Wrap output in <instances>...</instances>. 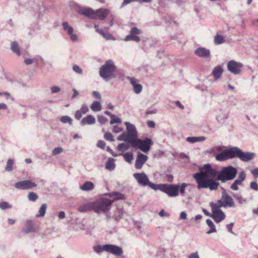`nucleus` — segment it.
<instances>
[{
    "mask_svg": "<svg viewBox=\"0 0 258 258\" xmlns=\"http://www.w3.org/2000/svg\"><path fill=\"white\" fill-rule=\"evenodd\" d=\"M237 174V169L232 166L224 167L218 172L210 164H207L200 168L199 172L194 174L193 177L197 182L198 188H208L213 191L217 190L219 186L216 180L225 183L234 179Z\"/></svg>",
    "mask_w": 258,
    "mask_h": 258,
    "instance_id": "f257e3e1",
    "label": "nucleus"
},
{
    "mask_svg": "<svg viewBox=\"0 0 258 258\" xmlns=\"http://www.w3.org/2000/svg\"><path fill=\"white\" fill-rule=\"evenodd\" d=\"M116 70V67L113 60L109 59L106 60L100 68L99 75L106 81H109L115 77V73Z\"/></svg>",
    "mask_w": 258,
    "mask_h": 258,
    "instance_id": "f03ea898",
    "label": "nucleus"
},
{
    "mask_svg": "<svg viewBox=\"0 0 258 258\" xmlns=\"http://www.w3.org/2000/svg\"><path fill=\"white\" fill-rule=\"evenodd\" d=\"M124 124L126 127L127 133H123L117 137V140L123 141L125 143L130 144L137 138L138 133L135 126L129 122H125Z\"/></svg>",
    "mask_w": 258,
    "mask_h": 258,
    "instance_id": "7ed1b4c3",
    "label": "nucleus"
},
{
    "mask_svg": "<svg viewBox=\"0 0 258 258\" xmlns=\"http://www.w3.org/2000/svg\"><path fill=\"white\" fill-rule=\"evenodd\" d=\"M113 201L106 198H101L93 202L94 211L98 213H105L110 209Z\"/></svg>",
    "mask_w": 258,
    "mask_h": 258,
    "instance_id": "20e7f679",
    "label": "nucleus"
},
{
    "mask_svg": "<svg viewBox=\"0 0 258 258\" xmlns=\"http://www.w3.org/2000/svg\"><path fill=\"white\" fill-rule=\"evenodd\" d=\"M130 144L134 149H140L143 152L147 153L150 150L151 146L153 144V142L148 138L144 140L137 138Z\"/></svg>",
    "mask_w": 258,
    "mask_h": 258,
    "instance_id": "39448f33",
    "label": "nucleus"
},
{
    "mask_svg": "<svg viewBox=\"0 0 258 258\" xmlns=\"http://www.w3.org/2000/svg\"><path fill=\"white\" fill-rule=\"evenodd\" d=\"M157 190H159L170 197H175L178 195L179 184H157Z\"/></svg>",
    "mask_w": 258,
    "mask_h": 258,
    "instance_id": "423d86ee",
    "label": "nucleus"
},
{
    "mask_svg": "<svg viewBox=\"0 0 258 258\" xmlns=\"http://www.w3.org/2000/svg\"><path fill=\"white\" fill-rule=\"evenodd\" d=\"M220 207L226 208H233L235 206V202L232 198L227 193L226 190L223 188L221 197L218 200L217 203Z\"/></svg>",
    "mask_w": 258,
    "mask_h": 258,
    "instance_id": "0eeeda50",
    "label": "nucleus"
},
{
    "mask_svg": "<svg viewBox=\"0 0 258 258\" xmlns=\"http://www.w3.org/2000/svg\"><path fill=\"white\" fill-rule=\"evenodd\" d=\"M210 205L212 210L211 218L215 222L220 223L225 219V214L221 209V207L213 202H211Z\"/></svg>",
    "mask_w": 258,
    "mask_h": 258,
    "instance_id": "6e6552de",
    "label": "nucleus"
},
{
    "mask_svg": "<svg viewBox=\"0 0 258 258\" xmlns=\"http://www.w3.org/2000/svg\"><path fill=\"white\" fill-rule=\"evenodd\" d=\"M133 176L140 185L149 186L151 188L157 190V184L151 182L148 177L144 172L136 173L134 174Z\"/></svg>",
    "mask_w": 258,
    "mask_h": 258,
    "instance_id": "1a4fd4ad",
    "label": "nucleus"
},
{
    "mask_svg": "<svg viewBox=\"0 0 258 258\" xmlns=\"http://www.w3.org/2000/svg\"><path fill=\"white\" fill-rule=\"evenodd\" d=\"M14 186L20 190H29L36 188L37 184L31 180H24L16 182Z\"/></svg>",
    "mask_w": 258,
    "mask_h": 258,
    "instance_id": "9d476101",
    "label": "nucleus"
},
{
    "mask_svg": "<svg viewBox=\"0 0 258 258\" xmlns=\"http://www.w3.org/2000/svg\"><path fill=\"white\" fill-rule=\"evenodd\" d=\"M243 67L241 63L236 62L234 60H230L227 63L228 70L234 75H239Z\"/></svg>",
    "mask_w": 258,
    "mask_h": 258,
    "instance_id": "9b49d317",
    "label": "nucleus"
},
{
    "mask_svg": "<svg viewBox=\"0 0 258 258\" xmlns=\"http://www.w3.org/2000/svg\"><path fill=\"white\" fill-rule=\"evenodd\" d=\"M63 30L68 34L70 37V39L73 42H77L78 40L77 35L73 33L74 28L72 26L70 25L68 22H63L62 23Z\"/></svg>",
    "mask_w": 258,
    "mask_h": 258,
    "instance_id": "f8f14e48",
    "label": "nucleus"
},
{
    "mask_svg": "<svg viewBox=\"0 0 258 258\" xmlns=\"http://www.w3.org/2000/svg\"><path fill=\"white\" fill-rule=\"evenodd\" d=\"M77 12L81 15L92 19H95L94 10L90 8L79 7Z\"/></svg>",
    "mask_w": 258,
    "mask_h": 258,
    "instance_id": "ddd939ff",
    "label": "nucleus"
},
{
    "mask_svg": "<svg viewBox=\"0 0 258 258\" xmlns=\"http://www.w3.org/2000/svg\"><path fill=\"white\" fill-rule=\"evenodd\" d=\"M246 178V174L244 171H242L239 173L237 178L234 181L231 185L230 188L233 190L237 191L239 189L238 185H241L242 182L245 180Z\"/></svg>",
    "mask_w": 258,
    "mask_h": 258,
    "instance_id": "4468645a",
    "label": "nucleus"
},
{
    "mask_svg": "<svg viewBox=\"0 0 258 258\" xmlns=\"http://www.w3.org/2000/svg\"><path fill=\"white\" fill-rule=\"evenodd\" d=\"M148 156L141 153H139L137 155V158L135 161V166L137 169H141L143 165L148 160Z\"/></svg>",
    "mask_w": 258,
    "mask_h": 258,
    "instance_id": "2eb2a0df",
    "label": "nucleus"
},
{
    "mask_svg": "<svg viewBox=\"0 0 258 258\" xmlns=\"http://www.w3.org/2000/svg\"><path fill=\"white\" fill-rule=\"evenodd\" d=\"M106 251L110 252L114 255L119 256L123 253L122 248L115 245L106 244L105 246Z\"/></svg>",
    "mask_w": 258,
    "mask_h": 258,
    "instance_id": "dca6fc26",
    "label": "nucleus"
},
{
    "mask_svg": "<svg viewBox=\"0 0 258 258\" xmlns=\"http://www.w3.org/2000/svg\"><path fill=\"white\" fill-rule=\"evenodd\" d=\"M109 10L106 9L100 8L94 11L95 19L104 20L109 14Z\"/></svg>",
    "mask_w": 258,
    "mask_h": 258,
    "instance_id": "f3484780",
    "label": "nucleus"
},
{
    "mask_svg": "<svg viewBox=\"0 0 258 258\" xmlns=\"http://www.w3.org/2000/svg\"><path fill=\"white\" fill-rule=\"evenodd\" d=\"M255 156V154L254 153L243 152L241 150L239 159L243 162H247L254 158Z\"/></svg>",
    "mask_w": 258,
    "mask_h": 258,
    "instance_id": "a211bd4d",
    "label": "nucleus"
},
{
    "mask_svg": "<svg viewBox=\"0 0 258 258\" xmlns=\"http://www.w3.org/2000/svg\"><path fill=\"white\" fill-rule=\"evenodd\" d=\"M229 159L239 158L241 149L237 147H232L227 149Z\"/></svg>",
    "mask_w": 258,
    "mask_h": 258,
    "instance_id": "6ab92c4d",
    "label": "nucleus"
},
{
    "mask_svg": "<svg viewBox=\"0 0 258 258\" xmlns=\"http://www.w3.org/2000/svg\"><path fill=\"white\" fill-rule=\"evenodd\" d=\"M195 53L199 57L203 58H207L210 55V51L204 47L198 48Z\"/></svg>",
    "mask_w": 258,
    "mask_h": 258,
    "instance_id": "aec40b11",
    "label": "nucleus"
},
{
    "mask_svg": "<svg viewBox=\"0 0 258 258\" xmlns=\"http://www.w3.org/2000/svg\"><path fill=\"white\" fill-rule=\"evenodd\" d=\"M128 80H130L131 84L132 85L135 93L139 94L142 90V86L137 83V80L134 78L128 77Z\"/></svg>",
    "mask_w": 258,
    "mask_h": 258,
    "instance_id": "412c9836",
    "label": "nucleus"
},
{
    "mask_svg": "<svg viewBox=\"0 0 258 258\" xmlns=\"http://www.w3.org/2000/svg\"><path fill=\"white\" fill-rule=\"evenodd\" d=\"M95 122L96 119L94 116L92 115H88L82 119L81 121V124L82 126H84L86 124L92 125L95 124Z\"/></svg>",
    "mask_w": 258,
    "mask_h": 258,
    "instance_id": "4be33fe9",
    "label": "nucleus"
},
{
    "mask_svg": "<svg viewBox=\"0 0 258 258\" xmlns=\"http://www.w3.org/2000/svg\"><path fill=\"white\" fill-rule=\"evenodd\" d=\"M22 232L26 234L35 232V228L32 220H27L26 221V226L23 228Z\"/></svg>",
    "mask_w": 258,
    "mask_h": 258,
    "instance_id": "5701e85b",
    "label": "nucleus"
},
{
    "mask_svg": "<svg viewBox=\"0 0 258 258\" xmlns=\"http://www.w3.org/2000/svg\"><path fill=\"white\" fill-rule=\"evenodd\" d=\"M105 195L108 196L111 198H113V199L112 201H115L118 200H124L125 197L124 195L120 192L117 191H114L106 194Z\"/></svg>",
    "mask_w": 258,
    "mask_h": 258,
    "instance_id": "b1692460",
    "label": "nucleus"
},
{
    "mask_svg": "<svg viewBox=\"0 0 258 258\" xmlns=\"http://www.w3.org/2000/svg\"><path fill=\"white\" fill-rule=\"evenodd\" d=\"M78 210L80 212H85L91 210H94L93 202L84 204L79 206L78 208Z\"/></svg>",
    "mask_w": 258,
    "mask_h": 258,
    "instance_id": "393cba45",
    "label": "nucleus"
},
{
    "mask_svg": "<svg viewBox=\"0 0 258 258\" xmlns=\"http://www.w3.org/2000/svg\"><path fill=\"white\" fill-rule=\"evenodd\" d=\"M215 158L217 161H224L229 159L227 149L216 155Z\"/></svg>",
    "mask_w": 258,
    "mask_h": 258,
    "instance_id": "a878e982",
    "label": "nucleus"
},
{
    "mask_svg": "<svg viewBox=\"0 0 258 258\" xmlns=\"http://www.w3.org/2000/svg\"><path fill=\"white\" fill-rule=\"evenodd\" d=\"M206 140L204 136L200 137H188L186 138V141L190 143H195L196 142H203Z\"/></svg>",
    "mask_w": 258,
    "mask_h": 258,
    "instance_id": "bb28decb",
    "label": "nucleus"
},
{
    "mask_svg": "<svg viewBox=\"0 0 258 258\" xmlns=\"http://www.w3.org/2000/svg\"><path fill=\"white\" fill-rule=\"evenodd\" d=\"M95 187L94 184L91 181H86L83 185L80 186V188L83 191H89L93 189Z\"/></svg>",
    "mask_w": 258,
    "mask_h": 258,
    "instance_id": "cd10ccee",
    "label": "nucleus"
},
{
    "mask_svg": "<svg viewBox=\"0 0 258 258\" xmlns=\"http://www.w3.org/2000/svg\"><path fill=\"white\" fill-rule=\"evenodd\" d=\"M223 70L221 66H217L214 68L212 74L215 80L218 79L222 75Z\"/></svg>",
    "mask_w": 258,
    "mask_h": 258,
    "instance_id": "c85d7f7f",
    "label": "nucleus"
},
{
    "mask_svg": "<svg viewBox=\"0 0 258 258\" xmlns=\"http://www.w3.org/2000/svg\"><path fill=\"white\" fill-rule=\"evenodd\" d=\"M11 50L18 56L21 54L19 45L16 41H13L11 43Z\"/></svg>",
    "mask_w": 258,
    "mask_h": 258,
    "instance_id": "c756f323",
    "label": "nucleus"
},
{
    "mask_svg": "<svg viewBox=\"0 0 258 258\" xmlns=\"http://www.w3.org/2000/svg\"><path fill=\"white\" fill-rule=\"evenodd\" d=\"M115 167V164L114 163V159L111 158H109L105 165L106 169L110 171H112L114 169Z\"/></svg>",
    "mask_w": 258,
    "mask_h": 258,
    "instance_id": "7c9ffc66",
    "label": "nucleus"
},
{
    "mask_svg": "<svg viewBox=\"0 0 258 258\" xmlns=\"http://www.w3.org/2000/svg\"><path fill=\"white\" fill-rule=\"evenodd\" d=\"M206 223L208 226L210 228V229L207 231V233L210 234L213 232H216L215 226L213 221L210 219H207Z\"/></svg>",
    "mask_w": 258,
    "mask_h": 258,
    "instance_id": "2f4dec72",
    "label": "nucleus"
},
{
    "mask_svg": "<svg viewBox=\"0 0 258 258\" xmlns=\"http://www.w3.org/2000/svg\"><path fill=\"white\" fill-rule=\"evenodd\" d=\"M47 204H43L40 207V209H39L38 214H36V217H43L45 213H46V210L47 208Z\"/></svg>",
    "mask_w": 258,
    "mask_h": 258,
    "instance_id": "473e14b6",
    "label": "nucleus"
},
{
    "mask_svg": "<svg viewBox=\"0 0 258 258\" xmlns=\"http://www.w3.org/2000/svg\"><path fill=\"white\" fill-rule=\"evenodd\" d=\"M90 108L93 111L97 112L101 110L102 107L100 102L95 101L92 103Z\"/></svg>",
    "mask_w": 258,
    "mask_h": 258,
    "instance_id": "72a5a7b5",
    "label": "nucleus"
},
{
    "mask_svg": "<svg viewBox=\"0 0 258 258\" xmlns=\"http://www.w3.org/2000/svg\"><path fill=\"white\" fill-rule=\"evenodd\" d=\"M233 196L240 204H242L246 201V200L243 198L240 194L234 193L233 194Z\"/></svg>",
    "mask_w": 258,
    "mask_h": 258,
    "instance_id": "f704fd0d",
    "label": "nucleus"
},
{
    "mask_svg": "<svg viewBox=\"0 0 258 258\" xmlns=\"http://www.w3.org/2000/svg\"><path fill=\"white\" fill-rule=\"evenodd\" d=\"M60 121L63 123H68L70 125H72L73 123L72 119L68 115L62 116L60 118Z\"/></svg>",
    "mask_w": 258,
    "mask_h": 258,
    "instance_id": "c9c22d12",
    "label": "nucleus"
},
{
    "mask_svg": "<svg viewBox=\"0 0 258 258\" xmlns=\"http://www.w3.org/2000/svg\"><path fill=\"white\" fill-rule=\"evenodd\" d=\"M124 157L125 161L128 163H131L133 159V154L131 152H128L124 154H121Z\"/></svg>",
    "mask_w": 258,
    "mask_h": 258,
    "instance_id": "e433bc0d",
    "label": "nucleus"
},
{
    "mask_svg": "<svg viewBox=\"0 0 258 258\" xmlns=\"http://www.w3.org/2000/svg\"><path fill=\"white\" fill-rule=\"evenodd\" d=\"M224 37L220 35H216L214 38V42L216 44H221L225 42Z\"/></svg>",
    "mask_w": 258,
    "mask_h": 258,
    "instance_id": "4c0bfd02",
    "label": "nucleus"
},
{
    "mask_svg": "<svg viewBox=\"0 0 258 258\" xmlns=\"http://www.w3.org/2000/svg\"><path fill=\"white\" fill-rule=\"evenodd\" d=\"M38 198V196L34 192H30L28 195V199L30 201L35 202Z\"/></svg>",
    "mask_w": 258,
    "mask_h": 258,
    "instance_id": "58836bf2",
    "label": "nucleus"
},
{
    "mask_svg": "<svg viewBox=\"0 0 258 258\" xmlns=\"http://www.w3.org/2000/svg\"><path fill=\"white\" fill-rule=\"evenodd\" d=\"M105 246H106V244L103 245H97L93 247V249L94 251L96 252L99 253L103 252V251H106V249L105 248Z\"/></svg>",
    "mask_w": 258,
    "mask_h": 258,
    "instance_id": "ea45409f",
    "label": "nucleus"
},
{
    "mask_svg": "<svg viewBox=\"0 0 258 258\" xmlns=\"http://www.w3.org/2000/svg\"><path fill=\"white\" fill-rule=\"evenodd\" d=\"M121 123V120L120 118H119L117 116H116L114 114L112 115V117H111V120L110 123L111 124H113L114 123Z\"/></svg>",
    "mask_w": 258,
    "mask_h": 258,
    "instance_id": "a19ab883",
    "label": "nucleus"
},
{
    "mask_svg": "<svg viewBox=\"0 0 258 258\" xmlns=\"http://www.w3.org/2000/svg\"><path fill=\"white\" fill-rule=\"evenodd\" d=\"M14 164V162L12 159H9L7 163V165L5 168V169L7 171H11L13 170V166Z\"/></svg>",
    "mask_w": 258,
    "mask_h": 258,
    "instance_id": "79ce46f5",
    "label": "nucleus"
},
{
    "mask_svg": "<svg viewBox=\"0 0 258 258\" xmlns=\"http://www.w3.org/2000/svg\"><path fill=\"white\" fill-rule=\"evenodd\" d=\"M12 206L8 202H0V209L2 210H6L8 209H11Z\"/></svg>",
    "mask_w": 258,
    "mask_h": 258,
    "instance_id": "37998d69",
    "label": "nucleus"
},
{
    "mask_svg": "<svg viewBox=\"0 0 258 258\" xmlns=\"http://www.w3.org/2000/svg\"><path fill=\"white\" fill-rule=\"evenodd\" d=\"M188 185H189V184L186 183H182L181 184H180L179 186V191L181 195H184L185 191V188Z\"/></svg>",
    "mask_w": 258,
    "mask_h": 258,
    "instance_id": "c03bdc74",
    "label": "nucleus"
},
{
    "mask_svg": "<svg viewBox=\"0 0 258 258\" xmlns=\"http://www.w3.org/2000/svg\"><path fill=\"white\" fill-rule=\"evenodd\" d=\"M117 149L122 152L126 151L128 147L124 143L119 144L117 147Z\"/></svg>",
    "mask_w": 258,
    "mask_h": 258,
    "instance_id": "a18cd8bd",
    "label": "nucleus"
},
{
    "mask_svg": "<svg viewBox=\"0 0 258 258\" xmlns=\"http://www.w3.org/2000/svg\"><path fill=\"white\" fill-rule=\"evenodd\" d=\"M73 70L77 74H82L83 70L77 64H74L72 68Z\"/></svg>",
    "mask_w": 258,
    "mask_h": 258,
    "instance_id": "49530a36",
    "label": "nucleus"
},
{
    "mask_svg": "<svg viewBox=\"0 0 258 258\" xmlns=\"http://www.w3.org/2000/svg\"><path fill=\"white\" fill-rule=\"evenodd\" d=\"M104 138L105 140L110 142H114V139L112 135L110 133H106L104 135Z\"/></svg>",
    "mask_w": 258,
    "mask_h": 258,
    "instance_id": "de8ad7c7",
    "label": "nucleus"
},
{
    "mask_svg": "<svg viewBox=\"0 0 258 258\" xmlns=\"http://www.w3.org/2000/svg\"><path fill=\"white\" fill-rule=\"evenodd\" d=\"M62 151L63 149L61 147H56L52 150V154L53 155H56L59 154H60Z\"/></svg>",
    "mask_w": 258,
    "mask_h": 258,
    "instance_id": "09e8293b",
    "label": "nucleus"
},
{
    "mask_svg": "<svg viewBox=\"0 0 258 258\" xmlns=\"http://www.w3.org/2000/svg\"><path fill=\"white\" fill-rule=\"evenodd\" d=\"M79 110L83 114H84L88 112L89 108L86 104H83L82 105L81 108Z\"/></svg>",
    "mask_w": 258,
    "mask_h": 258,
    "instance_id": "8fccbe9b",
    "label": "nucleus"
},
{
    "mask_svg": "<svg viewBox=\"0 0 258 258\" xmlns=\"http://www.w3.org/2000/svg\"><path fill=\"white\" fill-rule=\"evenodd\" d=\"M130 33L135 35L141 34V31L138 28L134 27L131 30Z\"/></svg>",
    "mask_w": 258,
    "mask_h": 258,
    "instance_id": "3c124183",
    "label": "nucleus"
},
{
    "mask_svg": "<svg viewBox=\"0 0 258 258\" xmlns=\"http://www.w3.org/2000/svg\"><path fill=\"white\" fill-rule=\"evenodd\" d=\"M98 120L100 123L104 124L107 121V119L103 115H98Z\"/></svg>",
    "mask_w": 258,
    "mask_h": 258,
    "instance_id": "603ef678",
    "label": "nucleus"
},
{
    "mask_svg": "<svg viewBox=\"0 0 258 258\" xmlns=\"http://www.w3.org/2000/svg\"><path fill=\"white\" fill-rule=\"evenodd\" d=\"M83 114L80 111V110H78L76 111L75 114V117L77 120H80Z\"/></svg>",
    "mask_w": 258,
    "mask_h": 258,
    "instance_id": "864d4df0",
    "label": "nucleus"
},
{
    "mask_svg": "<svg viewBox=\"0 0 258 258\" xmlns=\"http://www.w3.org/2000/svg\"><path fill=\"white\" fill-rule=\"evenodd\" d=\"M105 143L102 140H99L97 144V146L100 148L104 149L105 147Z\"/></svg>",
    "mask_w": 258,
    "mask_h": 258,
    "instance_id": "5fc2aeb1",
    "label": "nucleus"
},
{
    "mask_svg": "<svg viewBox=\"0 0 258 258\" xmlns=\"http://www.w3.org/2000/svg\"><path fill=\"white\" fill-rule=\"evenodd\" d=\"M123 130L122 128L114 125L112 127V132L115 133H119Z\"/></svg>",
    "mask_w": 258,
    "mask_h": 258,
    "instance_id": "6e6d98bb",
    "label": "nucleus"
},
{
    "mask_svg": "<svg viewBox=\"0 0 258 258\" xmlns=\"http://www.w3.org/2000/svg\"><path fill=\"white\" fill-rule=\"evenodd\" d=\"M250 188L255 190H258V184L255 181L251 182L250 183Z\"/></svg>",
    "mask_w": 258,
    "mask_h": 258,
    "instance_id": "4d7b16f0",
    "label": "nucleus"
},
{
    "mask_svg": "<svg viewBox=\"0 0 258 258\" xmlns=\"http://www.w3.org/2000/svg\"><path fill=\"white\" fill-rule=\"evenodd\" d=\"M134 2H137V0H123L121 5V8L124 7L125 6L132 3Z\"/></svg>",
    "mask_w": 258,
    "mask_h": 258,
    "instance_id": "13d9d810",
    "label": "nucleus"
},
{
    "mask_svg": "<svg viewBox=\"0 0 258 258\" xmlns=\"http://www.w3.org/2000/svg\"><path fill=\"white\" fill-rule=\"evenodd\" d=\"M51 90L52 93H56L59 92L60 90V89L59 87L53 86L51 87Z\"/></svg>",
    "mask_w": 258,
    "mask_h": 258,
    "instance_id": "bf43d9fd",
    "label": "nucleus"
},
{
    "mask_svg": "<svg viewBox=\"0 0 258 258\" xmlns=\"http://www.w3.org/2000/svg\"><path fill=\"white\" fill-rule=\"evenodd\" d=\"M233 225H234V223H231L229 224H227L226 226L228 231L231 233H233V232L232 230Z\"/></svg>",
    "mask_w": 258,
    "mask_h": 258,
    "instance_id": "052dcab7",
    "label": "nucleus"
},
{
    "mask_svg": "<svg viewBox=\"0 0 258 258\" xmlns=\"http://www.w3.org/2000/svg\"><path fill=\"white\" fill-rule=\"evenodd\" d=\"M251 173L254 178H258V168L252 170Z\"/></svg>",
    "mask_w": 258,
    "mask_h": 258,
    "instance_id": "680f3d73",
    "label": "nucleus"
},
{
    "mask_svg": "<svg viewBox=\"0 0 258 258\" xmlns=\"http://www.w3.org/2000/svg\"><path fill=\"white\" fill-rule=\"evenodd\" d=\"M94 27H95V28H96V31L97 33H98L100 34H101L102 36H105V33H104V32L103 31V30H101V29H100L98 28H97L98 26H97V25H94Z\"/></svg>",
    "mask_w": 258,
    "mask_h": 258,
    "instance_id": "e2e57ef3",
    "label": "nucleus"
},
{
    "mask_svg": "<svg viewBox=\"0 0 258 258\" xmlns=\"http://www.w3.org/2000/svg\"><path fill=\"white\" fill-rule=\"evenodd\" d=\"M188 258H200L198 252H195L191 253L188 255Z\"/></svg>",
    "mask_w": 258,
    "mask_h": 258,
    "instance_id": "0e129e2a",
    "label": "nucleus"
},
{
    "mask_svg": "<svg viewBox=\"0 0 258 258\" xmlns=\"http://www.w3.org/2000/svg\"><path fill=\"white\" fill-rule=\"evenodd\" d=\"M147 123L148 126L151 128H154L155 126V123L153 121L148 120Z\"/></svg>",
    "mask_w": 258,
    "mask_h": 258,
    "instance_id": "69168bd1",
    "label": "nucleus"
},
{
    "mask_svg": "<svg viewBox=\"0 0 258 258\" xmlns=\"http://www.w3.org/2000/svg\"><path fill=\"white\" fill-rule=\"evenodd\" d=\"M135 35L132 34H131L130 35H128L127 36H126L124 39V40L125 41H129V40H133V37H134Z\"/></svg>",
    "mask_w": 258,
    "mask_h": 258,
    "instance_id": "338daca9",
    "label": "nucleus"
},
{
    "mask_svg": "<svg viewBox=\"0 0 258 258\" xmlns=\"http://www.w3.org/2000/svg\"><path fill=\"white\" fill-rule=\"evenodd\" d=\"M187 218V214L185 212L183 211L180 213V218L181 219L185 220Z\"/></svg>",
    "mask_w": 258,
    "mask_h": 258,
    "instance_id": "774afa93",
    "label": "nucleus"
}]
</instances>
